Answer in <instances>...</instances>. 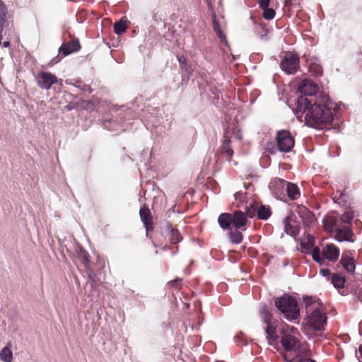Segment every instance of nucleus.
Listing matches in <instances>:
<instances>
[{
  "label": "nucleus",
  "instance_id": "obj_1",
  "mask_svg": "<svg viewBox=\"0 0 362 362\" xmlns=\"http://www.w3.org/2000/svg\"><path fill=\"white\" fill-rule=\"evenodd\" d=\"M328 102L329 97L326 95H320L318 100L305 97L298 98V111L304 115L308 126L322 129L332 123L333 115Z\"/></svg>",
  "mask_w": 362,
  "mask_h": 362
},
{
  "label": "nucleus",
  "instance_id": "obj_2",
  "mask_svg": "<svg viewBox=\"0 0 362 362\" xmlns=\"http://www.w3.org/2000/svg\"><path fill=\"white\" fill-rule=\"evenodd\" d=\"M279 333L280 342L286 352L283 354L284 358L285 355L288 359L310 357V351L306 344L301 343L298 339L299 332L296 328L284 324L279 329Z\"/></svg>",
  "mask_w": 362,
  "mask_h": 362
},
{
  "label": "nucleus",
  "instance_id": "obj_3",
  "mask_svg": "<svg viewBox=\"0 0 362 362\" xmlns=\"http://www.w3.org/2000/svg\"><path fill=\"white\" fill-rule=\"evenodd\" d=\"M274 305L280 313L288 321L294 323L300 322V308L297 300L291 296L284 294L275 298Z\"/></svg>",
  "mask_w": 362,
  "mask_h": 362
},
{
  "label": "nucleus",
  "instance_id": "obj_4",
  "mask_svg": "<svg viewBox=\"0 0 362 362\" xmlns=\"http://www.w3.org/2000/svg\"><path fill=\"white\" fill-rule=\"evenodd\" d=\"M262 320L267 325L265 327L266 339L269 344H274L277 342L280 335L278 334L277 320L273 318V314L264 306L259 310Z\"/></svg>",
  "mask_w": 362,
  "mask_h": 362
},
{
  "label": "nucleus",
  "instance_id": "obj_5",
  "mask_svg": "<svg viewBox=\"0 0 362 362\" xmlns=\"http://www.w3.org/2000/svg\"><path fill=\"white\" fill-rule=\"evenodd\" d=\"M311 254L313 260L319 264H322L325 259L335 262L339 259L340 250L335 245L328 244L322 248V255L318 247H314Z\"/></svg>",
  "mask_w": 362,
  "mask_h": 362
},
{
  "label": "nucleus",
  "instance_id": "obj_6",
  "mask_svg": "<svg viewBox=\"0 0 362 362\" xmlns=\"http://www.w3.org/2000/svg\"><path fill=\"white\" fill-rule=\"evenodd\" d=\"M276 146L281 152H290L294 146L295 140L288 130L278 131L276 136Z\"/></svg>",
  "mask_w": 362,
  "mask_h": 362
},
{
  "label": "nucleus",
  "instance_id": "obj_7",
  "mask_svg": "<svg viewBox=\"0 0 362 362\" xmlns=\"http://www.w3.org/2000/svg\"><path fill=\"white\" fill-rule=\"evenodd\" d=\"M299 57L291 52L285 53L280 64L281 69L286 74H295L300 67Z\"/></svg>",
  "mask_w": 362,
  "mask_h": 362
},
{
  "label": "nucleus",
  "instance_id": "obj_8",
  "mask_svg": "<svg viewBox=\"0 0 362 362\" xmlns=\"http://www.w3.org/2000/svg\"><path fill=\"white\" fill-rule=\"evenodd\" d=\"M308 325L315 331L324 330L326 316L320 310H315L308 319Z\"/></svg>",
  "mask_w": 362,
  "mask_h": 362
},
{
  "label": "nucleus",
  "instance_id": "obj_9",
  "mask_svg": "<svg viewBox=\"0 0 362 362\" xmlns=\"http://www.w3.org/2000/svg\"><path fill=\"white\" fill-rule=\"evenodd\" d=\"M298 90L300 92V93L303 95H301L300 97H305L310 96V99L313 100H318L316 93L318 90V86L317 84H315L313 81H312L310 79H304L301 81V83L299 84Z\"/></svg>",
  "mask_w": 362,
  "mask_h": 362
},
{
  "label": "nucleus",
  "instance_id": "obj_10",
  "mask_svg": "<svg viewBox=\"0 0 362 362\" xmlns=\"http://www.w3.org/2000/svg\"><path fill=\"white\" fill-rule=\"evenodd\" d=\"M37 86L42 89L49 90L57 83V77L50 72L41 71L36 77Z\"/></svg>",
  "mask_w": 362,
  "mask_h": 362
},
{
  "label": "nucleus",
  "instance_id": "obj_11",
  "mask_svg": "<svg viewBox=\"0 0 362 362\" xmlns=\"http://www.w3.org/2000/svg\"><path fill=\"white\" fill-rule=\"evenodd\" d=\"M139 216L144 226L146 228V234L151 232L154 229V224L153 221V216L148 206L143 205L139 210Z\"/></svg>",
  "mask_w": 362,
  "mask_h": 362
},
{
  "label": "nucleus",
  "instance_id": "obj_12",
  "mask_svg": "<svg viewBox=\"0 0 362 362\" xmlns=\"http://www.w3.org/2000/svg\"><path fill=\"white\" fill-rule=\"evenodd\" d=\"M335 238L339 242L349 241L354 242V234L350 226L342 225L341 223L337 228Z\"/></svg>",
  "mask_w": 362,
  "mask_h": 362
},
{
  "label": "nucleus",
  "instance_id": "obj_13",
  "mask_svg": "<svg viewBox=\"0 0 362 362\" xmlns=\"http://www.w3.org/2000/svg\"><path fill=\"white\" fill-rule=\"evenodd\" d=\"M295 218V215L291 214L284 220V230L288 235L293 237L298 235L300 230V226Z\"/></svg>",
  "mask_w": 362,
  "mask_h": 362
},
{
  "label": "nucleus",
  "instance_id": "obj_14",
  "mask_svg": "<svg viewBox=\"0 0 362 362\" xmlns=\"http://www.w3.org/2000/svg\"><path fill=\"white\" fill-rule=\"evenodd\" d=\"M80 49L81 45L79 40L76 38H74L69 42H63L59 49V52L64 57H66L73 52L79 51Z\"/></svg>",
  "mask_w": 362,
  "mask_h": 362
},
{
  "label": "nucleus",
  "instance_id": "obj_15",
  "mask_svg": "<svg viewBox=\"0 0 362 362\" xmlns=\"http://www.w3.org/2000/svg\"><path fill=\"white\" fill-rule=\"evenodd\" d=\"M340 264L348 273L353 274L356 269L355 259L353 252L351 251L344 252L340 259Z\"/></svg>",
  "mask_w": 362,
  "mask_h": 362
},
{
  "label": "nucleus",
  "instance_id": "obj_16",
  "mask_svg": "<svg viewBox=\"0 0 362 362\" xmlns=\"http://www.w3.org/2000/svg\"><path fill=\"white\" fill-rule=\"evenodd\" d=\"M279 181L281 187L286 188L287 196L291 200H296L300 197V191L297 185L281 179Z\"/></svg>",
  "mask_w": 362,
  "mask_h": 362
},
{
  "label": "nucleus",
  "instance_id": "obj_17",
  "mask_svg": "<svg viewBox=\"0 0 362 362\" xmlns=\"http://www.w3.org/2000/svg\"><path fill=\"white\" fill-rule=\"evenodd\" d=\"M165 233H167L171 244H177L182 239L178 230L176 228H174L168 221L165 223Z\"/></svg>",
  "mask_w": 362,
  "mask_h": 362
},
{
  "label": "nucleus",
  "instance_id": "obj_18",
  "mask_svg": "<svg viewBox=\"0 0 362 362\" xmlns=\"http://www.w3.org/2000/svg\"><path fill=\"white\" fill-rule=\"evenodd\" d=\"M232 214L233 226L236 229H242L247 223L245 214L240 211H235Z\"/></svg>",
  "mask_w": 362,
  "mask_h": 362
},
{
  "label": "nucleus",
  "instance_id": "obj_19",
  "mask_svg": "<svg viewBox=\"0 0 362 362\" xmlns=\"http://www.w3.org/2000/svg\"><path fill=\"white\" fill-rule=\"evenodd\" d=\"M223 139L224 140L221 146V153L225 155L226 159L228 161H230L231 158L233 155V151L230 146V136L228 135V133H226L224 134Z\"/></svg>",
  "mask_w": 362,
  "mask_h": 362
},
{
  "label": "nucleus",
  "instance_id": "obj_20",
  "mask_svg": "<svg viewBox=\"0 0 362 362\" xmlns=\"http://www.w3.org/2000/svg\"><path fill=\"white\" fill-rule=\"evenodd\" d=\"M220 227L223 230H230L233 226L232 214L230 213H222L218 218Z\"/></svg>",
  "mask_w": 362,
  "mask_h": 362
},
{
  "label": "nucleus",
  "instance_id": "obj_21",
  "mask_svg": "<svg viewBox=\"0 0 362 362\" xmlns=\"http://www.w3.org/2000/svg\"><path fill=\"white\" fill-rule=\"evenodd\" d=\"M272 215V211L269 206L259 205L257 206V216L260 220H267Z\"/></svg>",
  "mask_w": 362,
  "mask_h": 362
},
{
  "label": "nucleus",
  "instance_id": "obj_22",
  "mask_svg": "<svg viewBox=\"0 0 362 362\" xmlns=\"http://www.w3.org/2000/svg\"><path fill=\"white\" fill-rule=\"evenodd\" d=\"M324 223L326 229L329 230L330 232L335 233L337 228L339 227L341 223H339V220H337L334 217H327Z\"/></svg>",
  "mask_w": 362,
  "mask_h": 362
},
{
  "label": "nucleus",
  "instance_id": "obj_23",
  "mask_svg": "<svg viewBox=\"0 0 362 362\" xmlns=\"http://www.w3.org/2000/svg\"><path fill=\"white\" fill-rule=\"evenodd\" d=\"M228 235L230 241L234 244H240L243 240L242 233L236 228L234 230L230 231Z\"/></svg>",
  "mask_w": 362,
  "mask_h": 362
},
{
  "label": "nucleus",
  "instance_id": "obj_24",
  "mask_svg": "<svg viewBox=\"0 0 362 362\" xmlns=\"http://www.w3.org/2000/svg\"><path fill=\"white\" fill-rule=\"evenodd\" d=\"M345 282H346L345 277L340 274H334L332 276V283L333 284V285L335 288H344Z\"/></svg>",
  "mask_w": 362,
  "mask_h": 362
},
{
  "label": "nucleus",
  "instance_id": "obj_25",
  "mask_svg": "<svg viewBox=\"0 0 362 362\" xmlns=\"http://www.w3.org/2000/svg\"><path fill=\"white\" fill-rule=\"evenodd\" d=\"M127 28V21L123 18L120 19L119 21L116 22L114 24V32L117 35H121L124 33Z\"/></svg>",
  "mask_w": 362,
  "mask_h": 362
},
{
  "label": "nucleus",
  "instance_id": "obj_26",
  "mask_svg": "<svg viewBox=\"0 0 362 362\" xmlns=\"http://www.w3.org/2000/svg\"><path fill=\"white\" fill-rule=\"evenodd\" d=\"M0 359L4 362H12L13 353L9 347L5 346L2 349L0 352Z\"/></svg>",
  "mask_w": 362,
  "mask_h": 362
},
{
  "label": "nucleus",
  "instance_id": "obj_27",
  "mask_svg": "<svg viewBox=\"0 0 362 362\" xmlns=\"http://www.w3.org/2000/svg\"><path fill=\"white\" fill-rule=\"evenodd\" d=\"M78 256L79 259L81 260V262L83 265L88 268L90 263V255L82 247H80L78 252Z\"/></svg>",
  "mask_w": 362,
  "mask_h": 362
},
{
  "label": "nucleus",
  "instance_id": "obj_28",
  "mask_svg": "<svg viewBox=\"0 0 362 362\" xmlns=\"http://www.w3.org/2000/svg\"><path fill=\"white\" fill-rule=\"evenodd\" d=\"M257 206H258V203L253 202L250 205V206L247 207L246 211L245 214V216L252 218L255 216H257Z\"/></svg>",
  "mask_w": 362,
  "mask_h": 362
},
{
  "label": "nucleus",
  "instance_id": "obj_29",
  "mask_svg": "<svg viewBox=\"0 0 362 362\" xmlns=\"http://www.w3.org/2000/svg\"><path fill=\"white\" fill-rule=\"evenodd\" d=\"M7 8L1 0H0V27L4 28L6 23Z\"/></svg>",
  "mask_w": 362,
  "mask_h": 362
},
{
  "label": "nucleus",
  "instance_id": "obj_30",
  "mask_svg": "<svg viewBox=\"0 0 362 362\" xmlns=\"http://www.w3.org/2000/svg\"><path fill=\"white\" fill-rule=\"evenodd\" d=\"M262 9L264 11L262 16L264 19L269 21L274 18L276 12L273 8L266 7Z\"/></svg>",
  "mask_w": 362,
  "mask_h": 362
},
{
  "label": "nucleus",
  "instance_id": "obj_31",
  "mask_svg": "<svg viewBox=\"0 0 362 362\" xmlns=\"http://www.w3.org/2000/svg\"><path fill=\"white\" fill-rule=\"evenodd\" d=\"M354 218L353 214L351 211H346L344 213L340 218L339 223H351L352 219Z\"/></svg>",
  "mask_w": 362,
  "mask_h": 362
},
{
  "label": "nucleus",
  "instance_id": "obj_32",
  "mask_svg": "<svg viewBox=\"0 0 362 362\" xmlns=\"http://www.w3.org/2000/svg\"><path fill=\"white\" fill-rule=\"evenodd\" d=\"M310 71L316 76L322 75V68L320 65L317 64H312L310 65Z\"/></svg>",
  "mask_w": 362,
  "mask_h": 362
},
{
  "label": "nucleus",
  "instance_id": "obj_33",
  "mask_svg": "<svg viewBox=\"0 0 362 362\" xmlns=\"http://www.w3.org/2000/svg\"><path fill=\"white\" fill-rule=\"evenodd\" d=\"M177 59L180 64V69L182 70H185L187 72H189L190 71L188 69L187 58L184 56H180L177 57Z\"/></svg>",
  "mask_w": 362,
  "mask_h": 362
},
{
  "label": "nucleus",
  "instance_id": "obj_34",
  "mask_svg": "<svg viewBox=\"0 0 362 362\" xmlns=\"http://www.w3.org/2000/svg\"><path fill=\"white\" fill-rule=\"evenodd\" d=\"M284 360L286 362H315L313 360L309 358V357H301L298 359H288L287 356H284Z\"/></svg>",
  "mask_w": 362,
  "mask_h": 362
},
{
  "label": "nucleus",
  "instance_id": "obj_35",
  "mask_svg": "<svg viewBox=\"0 0 362 362\" xmlns=\"http://www.w3.org/2000/svg\"><path fill=\"white\" fill-rule=\"evenodd\" d=\"M313 240H311L310 238H308V243H301V247L303 251L308 252L310 250H312L313 244Z\"/></svg>",
  "mask_w": 362,
  "mask_h": 362
},
{
  "label": "nucleus",
  "instance_id": "obj_36",
  "mask_svg": "<svg viewBox=\"0 0 362 362\" xmlns=\"http://www.w3.org/2000/svg\"><path fill=\"white\" fill-rule=\"evenodd\" d=\"M182 279L176 278L175 279L168 282V285L171 287L179 289L181 287Z\"/></svg>",
  "mask_w": 362,
  "mask_h": 362
},
{
  "label": "nucleus",
  "instance_id": "obj_37",
  "mask_svg": "<svg viewBox=\"0 0 362 362\" xmlns=\"http://www.w3.org/2000/svg\"><path fill=\"white\" fill-rule=\"evenodd\" d=\"M271 0H258L259 6L260 8H265L269 7Z\"/></svg>",
  "mask_w": 362,
  "mask_h": 362
},
{
  "label": "nucleus",
  "instance_id": "obj_38",
  "mask_svg": "<svg viewBox=\"0 0 362 362\" xmlns=\"http://www.w3.org/2000/svg\"><path fill=\"white\" fill-rule=\"evenodd\" d=\"M320 273L324 276H329L331 274V271L329 269H321Z\"/></svg>",
  "mask_w": 362,
  "mask_h": 362
},
{
  "label": "nucleus",
  "instance_id": "obj_39",
  "mask_svg": "<svg viewBox=\"0 0 362 362\" xmlns=\"http://www.w3.org/2000/svg\"><path fill=\"white\" fill-rule=\"evenodd\" d=\"M218 37L223 44H224L225 45H227L228 42H227V40H226V36L224 33L223 35L218 36Z\"/></svg>",
  "mask_w": 362,
  "mask_h": 362
},
{
  "label": "nucleus",
  "instance_id": "obj_40",
  "mask_svg": "<svg viewBox=\"0 0 362 362\" xmlns=\"http://www.w3.org/2000/svg\"><path fill=\"white\" fill-rule=\"evenodd\" d=\"M214 30L215 33H218L219 30H221L219 24L216 22H214Z\"/></svg>",
  "mask_w": 362,
  "mask_h": 362
},
{
  "label": "nucleus",
  "instance_id": "obj_41",
  "mask_svg": "<svg viewBox=\"0 0 362 362\" xmlns=\"http://www.w3.org/2000/svg\"><path fill=\"white\" fill-rule=\"evenodd\" d=\"M285 6H288L292 5V0H284Z\"/></svg>",
  "mask_w": 362,
  "mask_h": 362
},
{
  "label": "nucleus",
  "instance_id": "obj_42",
  "mask_svg": "<svg viewBox=\"0 0 362 362\" xmlns=\"http://www.w3.org/2000/svg\"><path fill=\"white\" fill-rule=\"evenodd\" d=\"M358 351L360 355V357L362 358V344L359 346Z\"/></svg>",
  "mask_w": 362,
  "mask_h": 362
},
{
  "label": "nucleus",
  "instance_id": "obj_43",
  "mask_svg": "<svg viewBox=\"0 0 362 362\" xmlns=\"http://www.w3.org/2000/svg\"><path fill=\"white\" fill-rule=\"evenodd\" d=\"M9 45H10V42L9 41H5V42H3V46L4 47H9Z\"/></svg>",
  "mask_w": 362,
  "mask_h": 362
},
{
  "label": "nucleus",
  "instance_id": "obj_44",
  "mask_svg": "<svg viewBox=\"0 0 362 362\" xmlns=\"http://www.w3.org/2000/svg\"><path fill=\"white\" fill-rule=\"evenodd\" d=\"M2 30H3V28L0 27V45L1 44V40H2Z\"/></svg>",
  "mask_w": 362,
  "mask_h": 362
},
{
  "label": "nucleus",
  "instance_id": "obj_45",
  "mask_svg": "<svg viewBox=\"0 0 362 362\" xmlns=\"http://www.w3.org/2000/svg\"><path fill=\"white\" fill-rule=\"evenodd\" d=\"M216 34L217 35V36H220L221 35L223 34V32L222 30H219L218 33H216Z\"/></svg>",
  "mask_w": 362,
  "mask_h": 362
}]
</instances>
